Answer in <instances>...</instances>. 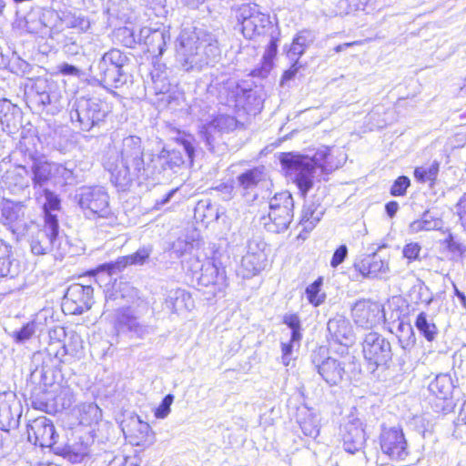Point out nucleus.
Segmentation results:
<instances>
[{
  "mask_svg": "<svg viewBox=\"0 0 466 466\" xmlns=\"http://www.w3.org/2000/svg\"><path fill=\"white\" fill-rule=\"evenodd\" d=\"M346 161L343 151L333 147H321L312 157L283 153L280 163L289 176L293 177L299 190L306 194L312 188L316 180H320L322 174H329L338 169Z\"/></svg>",
  "mask_w": 466,
  "mask_h": 466,
  "instance_id": "nucleus-1",
  "label": "nucleus"
},
{
  "mask_svg": "<svg viewBox=\"0 0 466 466\" xmlns=\"http://www.w3.org/2000/svg\"><path fill=\"white\" fill-rule=\"evenodd\" d=\"M106 167L111 174V181L125 190L134 180H147L153 172L144 160L141 138L128 136L122 141L119 158L108 159Z\"/></svg>",
  "mask_w": 466,
  "mask_h": 466,
  "instance_id": "nucleus-2",
  "label": "nucleus"
},
{
  "mask_svg": "<svg viewBox=\"0 0 466 466\" xmlns=\"http://www.w3.org/2000/svg\"><path fill=\"white\" fill-rule=\"evenodd\" d=\"M177 53L185 71L201 70L219 56L214 36L203 30L184 29L178 37Z\"/></svg>",
  "mask_w": 466,
  "mask_h": 466,
  "instance_id": "nucleus-3",
  "label": "nucleus"
},
{
  "mask_svg": "<svg viewBox=\"0 0 466 466\" xmlns=\"http://www.w3.org/2000/svg\"><path fill=\"white\" fill-rule=\"evenodd\" d=\"M187 268L204 287H213L214 293L224 292L228 286L226 269L216 258H207L201 261L198 258H190L187 261Z\"/></svg>",
  "mask_w": 466,
  "mask_h": 466,
  "instance_id": "nucleus-4",
  "label": "nucleus"
},
{
  "mask_svg": "<svg viewBox=\"0 0 466 466\" xmlns=\"http://www.w3.org/2000/svg\"><path fill=\"white\" fill-rule=\"evenodd\" d=\"M294 201L288 191L276 194L269 201L268 221L264 223L268 231L280 233L285 231L293 218Z\"/></svg>",
  "mask_w": 466,
  "mask_h": 466,
  "instance_id": "nucleus-5",
  "label": "nucleus"
},
{
  "mask_svg": "<svg viewBox=\"0 0 466 466\" xmlns=\"http://www.w3.org/2000/svg\"><path fill=\"white\" fill-rule=\"evenodd\" d=\"M59 224L56 218L47 216L43 228L31 236L30 248L34 255L41 256L54 252L56 258L62 257L60 239L58 237Z\"/></svg>",
  "mask_w": 466,
  "mask_h": 466,
  "instance_id": "nucleus-6",
  "label": "nucleus"
},
{
  "mask_svg": "<svg viewBox=\"0 0 466 466\" xmlns=\"http://www.w3.org/2000/svg\"><path fill=\"white\" fill-rule=\"evenodd\" d=\"M236 17L243 35L249 39L265 34L271 25L269 15L262 13L257 5H242L236 11Z\"/></svg>",
  "mask_w": 466,
  "mask_h": 466,
  "instance_id": "nucleus-7",
  "label": "nucleus"
},
{
  "mask_svg": "<svg viewBox=\"0 0 466 466\" xmlns=\"http://www.w3.org/2000/svg\"><path fill=\"white\" fill-rule=\"evenodd\" d=\"M108 113V106L105 102L97 99L77 100L76 109L71 112L73 121H77L81 129L89 131L94 126L104 121Z\"/></svg>",
  "mask_w": 466,
  "mask_h": 466,
  "instance_id": "nucleus-8",
  "label": "nucleus"
},
{
  "mask_svg": "<svg viewBox=\"0 0 466 466\" xmlns=\"http://www.w3.org/2000/svg\"><path fill=\"white\" fill-rule=\"evenodd\" d=\"M78 205L87 217L106 218L110 214L109 198L102 187H82L76 195Z\"/></svg>",
  "mask_w": 466,
  "mask_h": 466,
  "instance_id": "nucleus-9",
  "label": "nucleus"
},
{
  "mask_svg": "<svg viewBox=\"0 0 466 466\" xmlns=\"http://www.w3.org/2000/svg\"><path fill=\"white\" fill-rule=\"evenodd\" d=\"M127 62V56L119 49L112 48L105 53L97 63L96 76L105 86H116L121 81L123 66Z\"/></svg>",
  "mask_w": 466,
  "mask_h": 466,
  "instance_id": "nucleus-10",
  "label": "nucleus"
},
{
  "mask_svg": "<svg viewBox=\"0 0 466 466\" xmlns=\"http://www.w3.org/2000/svg\"><path fill=\"white\" fill-rule=\"evenodd\" d=\"M125 439L133 446L143 449L154 444L156 438L151 426L137 414H129L121 422Z\"/></svg>",
  "mask_w": 466,
  "mask_h": 466,
  "instance_id": "nucleus-11",
  "label": "nucleus"
},
{
  "mask_svg": "<svg viewBox=\"0 0 466 466\" xmlns=\"http://www.w3.org/2000/svg\"><path fill=\"white\" fill-rule=\"evenodd\" d=\"M380 445L382 453L393 461H405L410 454L407 441L400 428H384L380 435Z\"/></svg>",
  "mask_w": 466,
  "mask_h": 466,
  "instance_id": "nucleus-12",
  "label": "nucleus"
},
{
  "mask_svg": "<svg viewBox=\"0 0 466 466\" xmlns=\"http://www.w3.org/2000/svg\"><path fill=\"white\" fill-rule=\"evenodd\" d=\"M325 350L320 348L311 355V361L318 373L329 385H338L343 379V364L336 359L325 357Z\"/></svg>",
  "mask_w": 466,
  "mask_h": 466,
  "instance_id": "nucleus-13",
  "label": "nucleus"
},
{
  "mask_svg": "<svg viewBox=\"0 0 466 466\" xmlns=\"http://www.w3.org/2000/svg\"><path fill=\"white\" fill-rule=\"evenodd\" d=\"M364 358L376 366L385 364L391 359L390 342L377 332L368 333L362 343Z\"/></svg>",
  "mask_w": 466,
  "mask_h": 466,
  "instance_id": "nucleus-14",
  "label": "nucleus"
},
{
  "mask_svg": "<svg viewBox=\"0 0 466 466\" xmlns=\"http://www.w3.org/2000/svg\"><path fill=\"white\" fill-rule=\"evenodd\" d=\"M27 435L30 442L43 448L53 447L58 437L52 420L44 416L28 424Z\"/></svg>",
  "mask_w": 466,
  "mask_h": 466,
  "instance_id": "nucleus-15",
  "label": "nucleus"
},
{
  "mask_svg": "<svg viewBox=\"0 0 466 466\" xmlns=\"http://www.w3.org/2000/svg\"><path fill=\"white\" fill-rule=\"evenodd\" d=\"M93 288L81 284L70 286L65 296V305L71 308L72 314H82L92 306Z\"/></svg>",
  "mask_w": 466,
  "mask_h": 466,
  "instance_id": "nucleus-16",
  "label": "nucleus"
},
{
  "mask_svg": "<svg viewBox=\"0 0 466 466\" xmlns=\"http://www.w3.org/2000/svg\"><path fill=\"white\" fill-rule=\"evenodd\" d=\"M152 252V246H143L139 248L135 253L120 257L115 262L100 265L97 268V271H106L108 275H112L121 271L127 266H142L148 261Z\"/></svg>",
  "mask_w": 466,
  "mask_h": 466,
  "instance_id": "nucleus-17",
  "label": "nucleus"
},
{
  "mask_svg": "<svg viewBox=\"0 0 466 466\" xmlns=\"http://www.w3.org/2000/svg\"><path fill=\"white\" fill-rule=\"evenodd\" d=\"M380 305L370 300H359L352 308V318L355 323L367 329L380 321Z\"/></svg>",
  "mask_w": 466,
  "mask_h": 466,
  "instance_id": "nucleus-18",
  "label": "nucleus"
},
{
  "mask_svg": "<svg viewBox=\"0 0 466 466\" xmlns=\"http://www.w3.org/2000/svg\"><path fill=\"white\" fill-rule=\"evenodd\" d=\"M342 439L343 447L347 452L354 454L361 451L367 440L363 423L359 419L346 423Z\"/></svg>",
  "mask_w": 466,
  "mask_h": 466,
  "instance_id": "nucleus-19",
  "label": "nucleus"
},
{
  "mask_svg": "<svg viewBox=\"0 0 466 466\" xmlns=\"http://www.w3.org/2000/svg\"><path fill=\"white\" fill-rule=\"evenodd\" d=\"M354 267L363 277L370 279L380 278L390 270L388 261L380 258L377 254L366 256L360 262L355 263Z\"/></svg>",
  "mask_w": 466,
  "mask_h": 466,
  "instance_id": "nucleus-20",
  "label": "nucleus"
},
{
  "mask_svg": "<svg viewBox=\"0 0 466 466\" xmlns=\"http://www.w3.org/2000/svg\"><path fill=\"white\" fill-rule=\"evenodd\" d=\"M114 323L116 328L127 329L138 338H143L148 333L147 327L137 321L129 307H122L116 310Z\"/></svg>",
  "mask_w": 466,
  "mask_h": 466,
  "instance_id": "nucleus-21",
  "label": "nucleus"
},
{
  "mask_svg": "<svg viewBox=\"0 0 466 466\" xmlns=\"http://www.w3.org/2000/svg\"><path fill=\"white\" fill-rule=\"evenodd\" d=\"M329 336L339 344L348 346L353 342L354 334L350 321L343 316H336L328 322Z\"/></svg>",
  "mask_w": 466,
  "mask_h": 466,
  "instance_id": "nucleus-22",
  "label": "nucleus"
},
{
  "mask_svg": "<svg viewBox=\"0 0 466 466\" xmlns=\"http://www.w3.org/2000/svg\"><path fill=\"white\" fill-rule=\"evenodd\" d=\"M25 217V205L7 198L0 200V221L10 228L19 224Z\"/></svg>",
  "mask_w": 466,
  "mask_h": 466,
  "instance_id": "nucleus-23",
  "label": "nucleus"
},
{
  "mask_svg": "<svg viewBox=\"0 0 466 466\" xmlns=\"http://www.w3.org/2000/svg\"><path fill=\"white\" fill-rule=\"evenodd\" d=\"M0 123L3 130L14 133L21 124V110L7 99L0 100Z\"/></svg>",
  "mask_w": 466,
  "mask_h": 466,
  "instance_id": "nucleus-24",
  "label": "nucleus"
},
{
  "mask_svg": "<svg viewBox=\"0 0 466 466\" xmlns=\"http://www.w3.org/2000/svg\"><path fill=\"white\" fill-rule=\"evenodd\" d=\"M194 307L191 295L182 289L170 290L165 299V308L173 314L189 311Z\"/></svg>",
  "mask_w": 466,
  "mask_h": 466,
  "instance_id": "nucleus-25",
  "label": "nucleus"
},
{
  "mask_svg": "<svg viewBox=\"0 0 466 466\" xmlns=\"http://www.w3.org/2000/svg\"><path fill=\"white\" fill-rule=\"evenodd\" d=\"M325 213V208L321 203L317 201H307L304 204L299 225L302 230L309 233L316 225L320 221Z\"/></svg>",
  "mask_w": 466,
  "mask_h": 466,
  "instance_id": "nucleus-26",
  "label": "nucleus"
},
{
  "mask_svg": "<svg viewBox=\"0 0 466 466\" xmlns=\"http://www.w3.org/2000/svg\"><path fill=\"white\" fill-rule=\"evenodd\" d=\"M442 225L441 218L433 216L430 211H425L419 219L410 224L409 232L417 234L421 231L439 230Z\"/></svg>",
  "mask_w": 466,
  "mask_h": 466,
  "instance_id": "nucleus-27",
  "label": "nucleus"
},
{
  "mask_svg": "<svg viewBox=\"0 0 466 466\" xmlns=\"http://www.w3.org/2000/svg\"><path fill=\"white\" fill-rule=\"evenodd\" d=\"M62 456L72 463L84 462L90 456V448L83 441L66 445L61 451Z\"/></svg>",
  "mask_w": 466,
  "mask_h": 466,
  "instance_id": "nucleus-28",
  "label": "nucleus"
},
{
  "mask_svg": "<svg viewBox=\"0 0 466 466\" xmlns=\"http://www.w3.org/2000/svg\"><path fill=\"white\" fill-rule=\"evenodd\" d=\"M263 268L260 255L255 253L246 254L242 259L241 264L238 269V274L243 279H250L258 274Z\"/></svg>",
  "mask_w": 466,
  "mask_h": 466,
  "instance_id": "nucleus-29",
  "label": "nucleus"
},
{
  "mask_svg": "<svg viewBox=\"0 0 466 466\" xmlns=\"http://www.w3.org/2000/svg\"><path fill=\"white\" fill-rule=\"evenodd\" d=\"M314 37L311 32L304 30L299 32L293 39L288 51L289 59H299L305 50L313 43Z\"/></svg>",
  "mask_w": 466,
  "mask_h": 466,
  "instance_id": "nucleus-30",
  "label": "nucleus"
},
{
  "mask_svg": "<svg viewBox=\"0 0 466 466\" xmlns=\"http://www.w3.org/2000/svg\"><path fill=\"white\" fill-rule=\"evenodd\" d=\"M32 172L34 187H41L54 177L55 163L35 161L32 166Z\"/></svg>",
  "mask_w": 466,
  "mask_h": 466,
  "instance_id": "nucleus-31",
  "label": "nucleus"
},
{
  "mask_svg": "<svg viewBox=\"0 0 466 466\" xmlns=\"http://www.w3.org/2000/svg\"><path fill=\"white\" fill-rule=\"evenodd\" d=\"M430 392L439 400H447L452 392V383L446 375L437 376L429 385Z\"/></svg>",
  "mask_w": 466,
  "mask_h": 466,
  "instance_id": "nucleus-32",
  "label": "nucleus"
},
{
  "mask_svg": "<svg viewBox=\"0 0 466 466\" xmlns=\"http://www.w3.org/2000/svg\"><path fill=\"white\" fill-rule=\"evenodd\" d=\"M17 274V264L11 259V248L0 239V277H14Z\"/></svg>",
  "mask_w": 466,
  "mask_h": 466,
  "instance_id": "nucleus-33",
  "label": "nucleus"
},
{
  "mask_svg": "<svg viewBox=\"0 0 466 466\" xmlns=\"http://www.w3.org/2000/svg\"><path fill=\"white\" fill-rule=\"evenodd\" d=\"M266 174L263 167H255L248 170L238 177V182L244 189L255 187L260 181L264 180Z\"/></svg>",
  "mask_w": 466,
  "mask_h": 466,
  "instance_id": "nucleus-34",
  "label": "nucleus"
},
{
  "mask_svg": "<svg viewBox=\"0 0 466 466\" xmlns=\"http://www.w3.org/2000/svg\"><path fill=\"white\" fill-rule=\"evenodd\" d=\"M39 200L43 204V208L45 212V218L49 215L53 218H56V216L52 212L56 210H59L60 208V199L56 194L50 191L49 189H43L42 194L39 197Z\"/></svg>",
  "mask_w": 466,
  "mask_h": 466,
  "instance_id": "nucleus-35",
  "label": "nucleus"
},
{
  "mask_svg": "<svg viewBox=\"0 0 466 466\" xmlns=\"http://www.w3.org/2000/svg\"><path fill=\"white\" fill-rule=\"evenodd\" d=\"M322 283V279L319 278L306 288V298L314 307L321 305L326 299V294L321 290Z\"/></svg>",
  "mask_w": 466,
  "mask_h": 466,
  "instance_id": "nucleus-36",
  "label": "nucleus"
},
{
  "mask_svg": "<svg viewBox=\"0 0 466 466\" xmlns=\"http://www.w3.org/2000/svg\"><path fill=\"white\" fill-rule=\"evenodd\" d=\"M167 39H169V36L167 35L165 31L154 29L153 34L148 40H146L145 45L147 46L148 51L152 53L157 52L159 55H162L167 44Z\"/></svg>",
  "mask_w": 466,
  "mask_h": 466,
  "instance_id": "nucleus-37",
  "label": "nucleus"
},
{
  "mask_svg": "<svg viewBox=\"0 0 466 466\" xmlns=\"http://www.w3.org/2000/svg\"><path fill=\"white\" fill-rule=\"evenodd\" d=\"M158 157L162 161L163 167H168L170 169L179 167L185 162L181 151L177 150V149H173V150L163 149L161 151V153L159 154Z\"/></svg>",
  "mask_w": 466,
  "mask_h": 466,
  "instance_id": "nucleus-38",
  "label": "nucleus"
},
{
  "mask_svg": "<svg viewBox=\"0 0 466 466\" xmlns=\"http://www.w3.org/2000/svg\"><path fill=\"white\" fill-rule=\"evenodd\" d=\"M61 19L67 27L78 29L82 32L88 30L90 27L89 20L80 15L66 13L63 15Z\"/></svg>",
  "mask_w": 466,
  "mask_h": 466,
  "instance_id": "nucleus-39",
  "label": "nucleus"
},
{
  "mask_svg": "<svg viewBox=\"0 0 466 466\" xmlns=\"http://www.w3.org/2000/svg\"><path fill=\"white\" fill-rule=\"evenodd\" d=\"M238 121L234 116L228 115H219L211 120L209 128L218 129V132H229L236 128Z\"/></svg>",
  "mask_w": 466,
  "mask_h": 466,
  "instance_id": "nucleus-40",
  "label": "nucleus"
},
{
  "mask_svg": "<svg viewBox=\"0 0 466 466\" xmlns=\"http://www.w3.org/2000/svg\"><path fill=\"white\" fill-rule=\"evenodd\" d=\"M415 325L427 340L431 341L435 339L437 328L427 320L425 313L421 312L418 315Z\"/></svg>",
  "mask_w": 466,
  "mask_h": 466,
  "instance_id": "nucleus-41",
  "label": "nucleus"
},
{
  "mask_svg": "<svg viewBox=\"0 0 466 466\" xmlns=\"http://www.w3.org/2000/svg\"><path fill=\"white\" fill-rule=\"evenodd\" d=\"M439 172V164L433 162L429 167H420L414 170V177L419 182L434 181Z\"/></svg>",
  "mask_w": 466,
  "mask_h": 466,
  "instance_id": "nucleus-42",
  "label": "nucleus"
},
{
  "mask_svg": "<svg viewBox=\"0 0 466 466\" xmlns=\"http://www.w3.org/2000/svg\"><path fill=\"white\" fill-rule=\"evenodd\" d=\"M81 423L91 424L101 418V410L96 404L89 403L82 407Z\"/></svg>",
  "mask_w": 466,
  "mask_h": 466,
  "instance_id": "nucleus-43",
  "label": "nucleus"
},
{
  "mask_svg": "<svg viewBox=\"0 0 466 466\" xmlns=\"http://www.w3.org/2000/svg\"><path fill=\"white\" fill-rule=\"evenodd\" d=\"M198 234L194 232L191 237H187L185 239L178 238L173 245L176 252L182 255L185 252L190 251L193 248L198 246Z\"/></svg>",
  "mask_w": 466,
  "mask_h": 466,
  "instance_id": "nucleus-44",
  "label": "nucleus"
},
{
  "mask_svg": "<svg viewBox=\"0 0 466 466\" xmlns=\"http://www.w3.org/2000/svg\"><path fill=\"white\" fill-rule=\"evenodd\" d=\"M302 432L309 437L316 438L319 435V428L317 420L311 414H309L303 420L299 421Z\"/></svg>",
  "mask_w": 466,
  "mask_h": 466,
  "instance_id": "nucleus-45",
  "label": "nucleus"
},
{
  "mask_svg": "<svg viewBox=\"0 0 466 466\" xmlns=\"http://www.w3.org/2000/svg\"><path fill=\"white\" fill-rule=\"evenodd\" d=\"M174 400V396L172 394H167L160 403V405L155 410L154 415L157 419H165L170 413V406L172 405Z\"/></svg>",
  "mask_w": 466,
  "mask_h": 466,
  "instance_id": "nucleus-46",
  "label": "nucleus"
},
{
  "mask_svg": "<svg viewBox=\"0 0 466 466\" xmlns=\"http://www.w3.org/2000/svg\"><path fill=\"white\" fill-rule=\"evenodd\" d=\"M421 250V247L417 242H410L404 246L402 249V254L405 258L408 259L409 262L414 260H420V253Z\"/></svg>",
  "mask_w": 466,
  "mask_h": 466,
  "instance_id": "nucleus-47",
  "label": "nucleus"
},
{
  "mask_svg": "<svg viewBox=\"0 0 466 466\" xmlns=\"http://www.w3.org/2000/svg\"><path fill=\"white\" fill-rule=\"evenodd\" d=\"M35 332V327L33 322L25 325L20 330L14 332V339L16 342L22 343L28 340Z\"/></svg>",
  "mask_w": 466,
  "mask_h": 466,
  "instance_id": "nucleus-48",
  "label": "nucleus"
},
{
  "mask_svg": "<svg viewBox=\"0 0 466 466\" xmlns=\"http://www.w3.org/2000/svg\"><path fill=\"white\" fill-rule=\"evenodd\" d=\"M116 35L119 38V41L126 46L131 47L137 43V38L134 35L133 30L128 27L125 26L119 28L116 32Z\"/></svg>",
  "mask_w": 466,
  "mask_h": 466,
  "instance_id": "nucleus-49",
  "label": "nucleus"
},
{
  "mask_svg": "<svg viewBox=\"0 0 466 466\" xmlns=\"http://www.w3.org/2000/svg\"><path fill=\"white\" fill-rule=\"evenodd\" d=\"M284 322L291 329L290 337H292L293 341H299L301 339V334L299 332V318L295 315L286 316Z\"/></svg>",
  "mask_w": 466,
  "mask_h": 466,
  "instance_id": "nucleus-50",
  "label": "nucleus"
},
{
  "mask_svg": "<svg viewBox=\"0 0 466 466\" xmlns=\"http://www.w3.org/2000/svg\"><path fill=\"white\" fill-rule=\"evenodd\" d=\"M410 186V179L407 177L401 176L398 177L390 188L392 196H403Z\"/></svg>",
  "mask_w": 466,
  "mask_h": 466,
  "instance_id": "nucleus-51",
  "label": "nucleus"
},
{
  "mask_svg": "<svg viewBox=\"0 0 466 466\" xmlns=\"http://www.w3.org/2000/svg\"><path fill=\"white\" fill-rule=\"evenodd\" d=\"M277 54V43L274 39H271L268 46L263 56V69L268 71L272 66V61Z\"/></svg>",
  "mask_w": 466,
  "mask_h": 466,
  "instance_id": "nucleus-52",
  "label": "nucleus"
},
{
  "mask_svg": "<svg viewBox=\"0 0 466 466\" xmlns=\"http://www.w3.org/2000/svg\"><path fill=\"white\" fill-rule=\"evenodd\" d=\"M299 345V341H293L292 337H290L289 342L281 343L282 350V362L285 366H289L291 360L292 350L295 346Z\"/></svg>",
  "mask_w": 466,
  "mask_h": 466,
  "instance_id": "nucleus-53",
  "label": "nucleus"
},
{
  "mask_svg": "<svg viewBox=\"0 0 466 466\" xmlns=\"http://www.w3.org/2000/svg\"><path fill=\"white\" fill-rule=\"evenodd\" d=\"M108 466H139V463L136 457L117 455L109 462Z\"/></svg>",
  "mask_w": 466,
  "mask_h": 466,
  "instance_id": "nucleus-54",
  "label": "nucleus"
},
{
  "mask_svg": "<svg viewBox=\"0 0 466 466\" xmlns=\"http://www.w3.org/2000/svg\"><path fill=\"white\" fill-rule=\"evenodd\" d=\"M252 96L251 90H246L244 88H240L238 86H236V90L231 92V98H233L236 102V106L244 107V100L245 98H249Z\"/></svg>",
  "mask_w": 466,
  "mask_h": 466,
  "instance_id": "nucleus-55",
  "label": "nucleus"
},
{
  "mask_svg": "<svg viewBox=\"0 0 466 466\" xmlns=\"http://www.w3.org/2000/svg\"><path fill=\"white\" fill-rule=\"evenodd\" d=\"M209 126H211V121H209V122H208L206 124H203L200 127L199 133L204 137V139L206 140L207 144L208 146H211L213 140L216 137V136L220 134L221 132H218V129H215V128H212V127L209 128Z\"/></svg>",
  "mask_w": 466,
  "mask_h": 466,
  "instance_id": "nucleus-56",
  "label": "nucleus"
},
{
  "mask_svg": "<svg viewBox=\"0 0 466 466\" xmlns=\"http://www.w3.org/2000/svg\"><path fill=\"white\" fill-rule=\"evenodd\" d=\"M54 177L62 178L65 183H70L73 180V171L60 164L55 163Z\"/></svg>",
  "mask_w": 466,
  "mask_h": 466,
  "instance_id": "nucleus-57",
  "label": "nucleus"
},
{
  "mask_svg": "<svg viewBox=\"0 0 466 466\" xmlns=\"http://www.w3.org/2000/svg\"><path fill=\"white\" fill-rule=\"evenodd\" d=\"M348 255V248L346 245L339 246L335 252L333 253L332 258L330 260V266L332 268H337L340 265Z\"/></svg>",
  "mask_w": 466,
  "mask_h": 466,
  "instance_id": "nucleus-58",
  "label": "nucleus"
},
{
  "mask_svg": "<svg viewBox=\"0 0 466 466\" xmlns=\"http://www.w3.org/2000/svg\"><path fill=\"white\" fill-rule=\"evenodd\" d=\"M447 248L456 256L461 255L465 248L459 242L455 241L451 234H449L448 238L444 240Z\"/></svg>",
  "mask_w": 466,
  "mask_h": 466,
  "instance_id": "nucleus-59",
  "label": "nucleus"
},
{
  "mask_svg": "<svg viewBox=\"0 0 466 466\" xmlns=\"http://www.w3.org/2000/svg\"><path fill=\"white\" fill-rule=\"evenodd\" d=\"M290 60L293 61V64L289 70L284 72V74L282 76V80H281L282 84L286 81L291 80L296 76L299 69L301 67V66L299 64V59H290Z\"/></svg>",
  "mask_w": 466,
  "mask_h": 466,
  "instance_id": "nucleus-60",
  "label": "nucleus"
},
{
  "mask_svg": "<svg viewBox=\"0 0 466 466\" xmlns=\"http://www.w3.org/2000/svg\"><path fill=\"white\" fill-rule=\"evenodd\" d=\"M59 72L64 76H80V70L76 67L75 66L69 65V64H61L59 66Z\"/></svg>",
  "mask_w": 466,
  "mask_h": 466,
  "instance_id": "nucleus-61",
  "label": "nucleus"
},
{
  "mask_svg": "<svg viewBox=\"0 0 466 466\" xmlns=\"http://www.w3.org/2000/svg\"><path fill=\"white\" fill-rule=\"evenodd\" d=\"M458 213L461 226L466 230V195L463 196L458 204Z\"/></svg>",
  "mask_w": 466,
  "mask_h": 466,
  "instance_id": "nucleus-62",
  "label": "nucleus"
},
{
  "mask_svg": "<svg viewBox=\"0 0 466 466\" xmlns=\"http://www.w3.org/2000/svg\"><path fill=\"white\" fill-rule=\"evenodd\" d=\"M180 143H181L183 150L186 152L188 159L190 160V162H192L193 157H194V152H195L192 143L187 139H181Z\"/></svg>",
  "mask_w": 466,
  "mask_h": 466,
  "instance_id": "nucleus-63",
  "label": "nucleus"
},
{
  "mask_svg": "<svg viewBox=\"0 0 466 466\" xmlns=\"http://www.w3.org/2000/svg\"><path fill=\"white\" fill-rule=\"evenodd\" d=\"M153 32H154V30L151 29L150 27H147V26L142 27L139 30L137 41L139 43L143 42L144 44H146V40L149 39V37L151 36Z\"/></svg>",
  "mask_w": 466,
  "mask_h": 466,
  "instance_id": "nucleus-64",
  "label": "nucleus"
}]
</instances>
